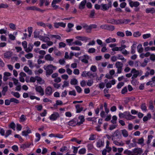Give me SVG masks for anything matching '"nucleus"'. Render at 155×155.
Wrapping results in <instances>:
<instances>
[{
    "instance_id": "a878e982",
    "label": "nucleus",
    "mask_w": 155,
    "mask_h": 155,
    "mask_svg": "<svg viewBox=\"0 0 155 155\" xmlns=\"http://www.w3.org/2000/svg\"><path fill=\"white\" fill-rule=\"evenodd\" d=\"M104 141L99 140L97 143V146L98 147H101L104 146Z\"/></svg>"
},
{
    "instance_id": "39448f33",
    "label": "nucleus",
    "mask_w": 155,
    "mask_h": 155,
    "mask_svg": "<svg viewBox=\"0 0 155 155\" xmlns=\"http://www.w3.org/2000/svg\"><path fill=\"white\" fill-rule=\"evenodd\" d=\"M60 115L58 112H54L49 117V119L53 121L55 120L59 117Z\"/></svg>"
},
{
    "instance_id": "4468645a",
    "label": "nucleus",
    "mask_w": 155,
    "mask_h": 155,
    "mask_svg": "<svg viewBox=\"0 0 155 155\" xmlns=\"http://www.w3.org/2000/svg\"><path fill=\"white\" fill-rule=\"evenodd\" d=\"M87 0H83L82 1L79 5V8L80 9H83L86 4Z\"/></svg>"
},
{
    "instance_id": "473e14b6",
    "label": "nucleus",
    "mask_w": 155,
    "mask_h": 155,
    "mask_svg": "<svg viewBox=\"0 0 155 155\" xmlns=\"http://www.w3.org/2000/svg\"><path fill=\"white\" fill-rule=\"evenodd\" d=\"M45 58L46 60L48 61H53V58L49 54H47L45 56Z\"/></svg>"
},
{
    "instance_id": "0e129e2a",
    "label": "nucleus",
    "mask_w": 155,
    "mask_h": 155,
    "mask_svg": "<svg viewBox=\"0 0 155 155\" xmlns=\"http://www.w3.org/2000/svg\"><path fill=\"white\" fill-rule=\"evenodd\" d=\"M28 64L29 67L32 68H33L34 66L33 65L32 61L31 60H28Z\"/></svg>"
},
{
    "instance_id": "4be33fe9",
    "label": "nucleus",
    "mask_w": 155,
    "mask_h": 155,
    "mask_svg": "<svg viewBox=\"0 0 155 155\" xmlns=\"http://www.w3.org/2000/svg\"><path fill=\"white\" fill-rule=\"evenodd\" d=\"M33 45L31 44H30L28 45V48H26L25 49V51L27 52H31L33 49Z\"/></svg>"
},
{
    "instance_id": "2f4dec72",
    "label": "nucleus",
    "mask_w": 155,
    "mask_h": 155,
    "mask_svg": "<svg viewBox=\"0 0 155 155\" xmlns=\"http://www.w3.org/2000/svg\"><path fill=\"white\" fill-rule=\"evenodd\" d=\"M41 37L42 39L45 42H47L49 40H50V38L48 37L41 36Z\"/></svg>"
},
{
    "instance_id": "cd10ccee",
    "label": "nucleus",
    "mask_w": 155,
    "mask_h": 155,
    "mask_svg": "<svg viewBox=\"0 0 155 155\" xmlns=\"http://www.w3.org/2000/svg\"><path fill=\"white\" fill-rule=\"evenodd\" d=\"M115 29V27L114 26L111 25H108L107 30L109 31H113Z\"/></svg>"
},
{
    "instance_id": "9d476101",
    "label": "nucleus",
    "mask_w": 155,
    "mask_h": 155,
    "mask_svg": "<svg viewBox=\"0 0 155 155\" xmlns=\"http://www.w3.org/2000/svg\"><path fill=\"white\" fill-rule=\"evenodd\" d=\"M76 38L79 40L84 41L85 42H87V41L90 39L89 38L85 36H77L76 37Z\"/></svg>"
},
{
    "instance_id": "58836bf2",
    "label": "nucleus",
    "mask_w": 155,
    "mask_h": 155,
    "mask_svg": "<svg viewBox=\"0 0 155 155\" xmlns=\"http://www.w3.org/2000/svg\"><path fill=\"white\" fill-rule=\"evenodd\" d=\"M140 107L143 110H144L145 111L147 110V107L145 103L142 104L140 106Z\"/></svg>"
},
{
    "instance_id": "864d4df0",
    "label": "nucleus",
    "mask_w": 155,
    "mask_h": 155,
    "mask_svg": "<svg viewBox=\"0 0 155 155\" xmlns=\"http://www.w3.org/2000/svg\"><path fill=\"white\" fill-rule=\"evenodd\" d=\"M9 26L10 28L12 29L13 30H14L16 29L15 25L13 23H10Z\"/></svg>"
},
{
    "instance_id": "f257e3e1",
    "label": "nucleus",
    "mask_w": 155,
    "mask_h": 155,
    "mask_svg": "<svg viewBox=\"0 0 155 155\" xmlns=\"http://www.w3.org/2000/svg\"><path fill=\"white\" fill-rule=\"evenodd\" d=\"M44 69L46 71V75L47 76L51 75L53 73V70H55L56 69V67L52 64L48 65L46 67L44 66Z\"/></svg>"
},
{
    "instance_id": "79ce46f5",
    "label": "nucleus",
    "mask_w": 155,
    "mask_h": 155,
    "mask_svg": "<svg viewBox=\"0 0 155 155\" xmlns=\"http://www.w3.org/2000/svg\"><path fill=\"white\" fill-rule=\"evenodd\" d=\"M86 151V149L85 148H82L79 151L78 153L81 154H84L85 153Z\"/></svg>"
},
{
    "instance_id": "7ed1b4c3",
    "label": "nucleus",
    "mask_w": 155,
    "mask_h": 155,
    "mask_svg": "<svg viewBox=\"0 0 155 155\" xmlns=\"http://www.w3.org/2000/svg\"><path fill=\"white\" fill-rule=\"evenodd\" d=\"M112 137H115L114 139H120L122 138V135L120 132L118 130L115 131Z\"/></svg>"
},
{
    "instance_id": "c85d7f7f",
    "label": "nucleus",
    "mask_w": 155,
    "mask_h": 155,
    "mask_svg": "<svg viewBox=\"0 0 155 155\" xmlns=\"http://www.w3.org/2000/svg\"><path fill=\"white\" fill-rule=\"evenodd\" d=\"M122 134L124 137H127L128 135V134L127 131L125 130L124 129L121 130Z\"/></svg>"
},
{
    "instance_id": "0eeeda50",
    "label": "nucleus",
    "mask_w": 155,
    "mask_h": 155,
    "mask_svg": "<svg viewBox=\"0 0 155 155\" xmlns=\"http://www.w3.org/2000/svg\"><path fill=\"white\" fill-rule=\"evenodd\" d=\"M129 5L131 8L137 7L140 5V3L137 1H131L129 2Z\"/></svg>"
},
{
    "instance_id": "6e6552de",
    "label": "nucleus",
    "mask_w": 155,
    "mask_h": 155,
    "mask_svg": "<svg viewBox=\"0 0 155 155\" xmlns=\"http://www.w3.org/2000/svg\"><path fill=\"white\" fill-rule=\"evenodd\" d=\"M51 87L50 86L48 87L45 89V94L47 96H50L53 93Z\"/></svg>"
},
{
    "instance_id": "9b49d317",
    "label": "nucleus",
    "mask_w": 155,
    "mask_h": 155,
    "mask_svg": "<svg viewBox=\"0 0 155 155\" xmlns=\"http://www.w3.org/2000/svg\"><path fill=\"white\" fill-rule=\"evenodd\" d=\"M145 12L147 14H153L155 13V8L153 7L147 8L145 10Z\"/></svg>"
},
{
    "instance_id": "1a4fd4ad",
    "label": "nucleus",
    "mask_w": 155,
    "mask_h": 155,
    "mask_svg": "<svg viewBox=\"0 0 155 155\" xmlns=\"http://www.w3.org/2000/svg\"><path fill=\"white\" fill-rule=\"evenodd\" d=\"M83 28L85 29L88 32H90L91 30V28L90 25H88L86 23H83L81 25Z\"/></svg>"
},
{
    "instance_id": "a211bd4d",
    "label": "nucleus",
    "mask_w": 155,
    "mask_h": 155,
    "mask_svg": "<svg viewBox=\"0 0 155 155\" xmlns=\"http://www.w3.org/2000/svg\"><path fill=\"white\" fill-rule=\"evenodd\" d=\"M24 70L29 75H31L32 74V71L27 66H25L24 68Z\"/></svg>"
},
{
    "instance_id": "bb28decb",
    "label": "nucleus",
    "mask_w": 155,
    "mask_h": 155,
    "mask_svg": "<svg viewBox=\"0 0 155 155\" xmlns=\"http://www.w3.org/2000/svg\"><path fill=\"white\" fill-rule=\"evenodd\" d=\"M143 49L142 46L141 44L139 45L137 47V50L139 53L142 52L143 51Z\"/></svg>"
},
{
    "instance_id": "4c0bfd02",
    "label": "nucleus",
    "mask_w": 155,
    "mask_h": 155,
    "mask_svg": "<svg viewBox=\"0 0 155 155\" xmlns=\"http://www.w3.org/2000/svg\"><path fill=\"white\" fill-rule=\"evenodd\" d=\"M116 145L118 146H124V144L123 143H121L120 142H119L117 141L116 140H114L113 142Z\"/></svg>"
},
{
    "instance_id": "6ab92c4d",
    "label": "nucleus",
    "mask_w": 155,
    "mask_h": 155,
    "mask_svg": "<svg viewBox=\"0 0 155 155\" xmlns=\"http://www.w3.org/2000/svg\"><path fill=\"white\" fill-rule=\"evenodd\" d=\"M101 6V9L103 11H107L109 8V7H108L107 4H102Z\"/></svg>"
},
{
    "instance_id": "5fc2aeb1",
    "label": "nucleus",
    "mask_w": 155,
    "mask_h": 155,
    "mask_svg": "<svg viewBox=\"0 0 155 155\" xmlns=\"http://www.w3.org/2000/svg\"><path fill=\"white\" fill-rule=\"evenodd\" d=\"M141 75V74H140V73L134 74L131 77V79L132 80L134 79L135 78H136L138 76H140Z\"/></svg>"
},
{
    "instance_id": "423d86ee",
    "label": "nucleus",
    "mask_w": 155,
    "mask_h": 155,
    "mask_svg": "<svg viewBox=\"0 0 155 155\" xmlns=\"http://www.w3.org/2000/svg\"><path fill=\"white\" fill-rule=\"evenodd\" d=\"M82 59H81V61L83 63L85 64H87L88 62V60L89 59V57L88 55L85 54L81 57Z\"/></svg>"
},
{
    "instance_id": "f8f14e48",
    "label": "nucleus",
    "mask_w": 155,
    "mask_h": 155,
    "mask_svg": "<svg viewBox=\"0 0 155 155\" xmlns=\"http://www.w3.org/2000/svg\"><path fill=\"white\" fill-rule=\"evenodd\" d=\"M133 152L135 155L140 154L143 152V150L141 148H135Z\"/></svg>"
},
{
    "instance_id": "09e8293b",
    "label": "nucleus",
    "mask_w": 155,
    "mask_h": 155,
    "mask_svg": "<svg viewBox=\"0 0 155 155\" xmlns=\"http://www.w3.org/2000/svg\"><path fill=\"white\" fill-rule=\"evenodd\" d=\"M90 70L92 71L95 72L97 70V68L96 66L93 65L91 67Z\"/></svg>"
},
{
    "instance_id": "5701e85b",
    "label": "nucleus",
    "mask_w": 155,
    "mask_h": 155,
    "mask_svg": "<svg viewBox=\"0 0 155 155\" xmlns=\"http://www.w3.org/2000/svg\"><path fill=\"white\" fill-rule=\"evenodd\" d=\"M76 122L75 120L73 119L68 122V125L71 126H74L76 125Z\"/></svg>"
},
{
    "instance_id": "412c9836",
    "label": "nucleus",
    "mask_w": 155,
    "mask_h": 155,
    "mask_svg": "<svg viewBox=\"0 0 155 155\" xmlns=\"http://www.w3.org/2000/svg\"><path fill=\"white\" fill-rule=\"evenodd\" d=\"M116 41V40L115 38H112L111 37H109L106 40L105 42L107 43H109L110 42H115Z\"/></svg>"
},
{
    "instance_id": "393cba45",
    "label": "nucleus",
    "mask_w": 155,
    "mask_h": 155,
    "mask_svg": "<svg viewBox=\"0 0 155 155\" xmlns=\"http://www.w3.org/2000/svg\"><path fill=\"white\" fill-rule=\"evenodd\" d=\"M49 37L51 38H55L58 40H60L61 39V36L58 35H48Z\"/></svg>"
},
{
    "instance_id": "aec40b11",
    "label": "nucleus",
    "mask_w": 155,
    "mask_h": 155,
    "mask_svg": "<svg viewBox=\"0 0 155 155\" xmlns=\"http://www.w3.org/2000/svg\"><path fill=\"white\" fill-rule=\"evenodd\" d=\"M117 20L113 18H110L107 20V22L116 25Z\"/></svg>"
},
{
    "instance_id": "72a5a7b5",
    "label": "nucleus",
    "mask_w": 155,
    "mask_h": 155,
    "mask_svg": "<svg viewBox=\"0 0 155 155\" xmlns=\"http://www.w3.org/2000/svg\"><path fill=\"white\" fill-rule=\"evenodd\" d=\"M62 104L63 103L61 101L57 100L56 101V103L54 104V106L55 108H56L58 105H62Z\"/></svg>"
},
{
    "instance_id": "69168bd1",
    "label": "nucleus",
    "mask_w": 155,
    "mask_h": 155,
    "mask_svg": "<svg viewBox=\"0 0 155 155\" xmlns=\"http://www.w3.org/2000/svg\"><path fill=\"white\" fill-rule=\"evenodd\" d=\"M36 80H37L38 83H40V82L42 81V79L40 77L36 76L35 77Z\"/></svg>"
},
{
    "instance_id": "37998d69",
    "label": "nucleus",
    "mask_w": 155,
    "mask_h": 155,
    "mask_svg": "<svg viewBox=\"0 0 155 155\" xmlns=\"http://www.w3.org/2000/svg\"><path fill=\"white\" fill-rule=\"evenodd\" d=\"M94 83L92 79L88 80L87 83V84L89 86H91Z\"/></svg>"
},
{
    "instance_id": "a18cd8bd",
    "label": "nucleus",
    "mask_w": 155,
    "mask_h": 155,
    "mask_svg": "<svg viewBox=\"0 0 155 155\" xmlns=\"http://www.w3.org/2000/svg\"><path fill=\"white\" fill-rule=\"evenodd\" d=\"M141 35V33L139 31L134 32L133 34V36L135 37H139Z\"/></svg>"
},
{
    "instance_id": "20e7f679",
    "label": "nucleus",
    "mask_w": 155,
    "mask_h": 155,
    "mask_svg": "<svg viewBox=\"0 0 155 155\" xmlns=\"http://www.w3.org/2000/svg\"><path fill=\"white\" fill-rule=\"evenodd\" d=\"M26 10H31L33 11H39L41 12H43L45 10L40 9L39 8H38L35 6H28L25 8Z\"/></svg>"
},
{
    "instance_id": "b1692460",
    "label": "nucleus",
    "mask_w": 155,
    "mask_h": 155,
    "mask_svg": "<svg viewBox=\"0 0 155 155\" xmlns=\"http://www.w3.org/2000/svg\"><path fill=\"white\" fill-rule=\"evenodd\" d=\"M147 116H144L143 118V120L144 122L147 121L148 119H150L151 117V116L150 113H148Z\"/></svg>"
},
{
    "instance_id": "c9c22d12",
    "label": "nucleus",
    "mask_w": 155,
    "mask_h": 155,
    "mask_svg": "<svg viewBox=\"0 0 155 155\" xmlns=\"http://www.w3.org/2000/svg\"><path fill=\"white\" fill-rule=\"evenodd\" d=\"M40 34V32L38 31L35 30L34 32V37L35 38H39V36Z\"/></svg>"
},
{
    "instance_id": "13d9d810",
    "label": "nucleus",
    "mask_w": 155,
    "mask_h": 155,
    "mask_svg": "<svg viewBox=\"0 0 155 155\" xmlns=\"http://www.w3.org/2000/svg\"><path fill=\"white\" fill-rule=\"evenodd\" d=\"M69 94L70 95L75 96L76 95V93L75 90H73L72 91H69Z\"/></svg>"
},
{
    "instance_id": "ddd939ff",
    "label": "nucleus",
    "mask_w": 155,
    "mask_h": 155,
    "mask_svg": "<svg viewBox=\"0 0 155 155\" xmlns=\"http://www.w3.org/2000/svg\"><path fill=\"white\" fill-rule=\"evenodd\" d=\"M35 90L37 92H38L40 94V95L41 96H42L44 95V90L41 86H39L36 87Z\"/></svg>"
},
{
    "instance_id": "7c9ffc66",
    "label": "nucleus",
    "mask_w": 155,
    "mask_h": 155,
    "mask_svg": "<svg viewBox=\"0 0 155 155\" xmlns=\"http://www.w3.org/2000/svg\"><path fill=\"white\" fill-rule=\"evenodd\" d=\"M115 66L117 68H119L120 67L122 68L123 64L121 62L117 61L115 64Z\"/></svg>"
},
{
    "instance_id": "a19ab883",
    "label": "nucleus",
    "mask_w": 155,
    "mask_h": 155,
    "mask_svg": "<svg viewBox=\"0 0 155 155\" xmlns=\"http://www.w3.org/2000/svg\"><path fill=\"white\" fill-rule=\"evenodd\" d=\"M86 74L87 75V76H88L89 78H91V77L94 78L95 77L94 74H92L90 71H88L86 72Z\"/></svg>"
},
{
    "instance_id": "8fccbe9b",
    "label": "nucleus",
    "mask_w": 155,
    "mask_h": 155,
    "mask_svg": "<svg viewBox=\"0 0 155 155\" xmlns=\"http://www.w3.org/2000/svg\"><path fill=\"white\" fill-rule=\"evenodd\" d=\"M73 44L76 45H78L79 46H81L82 45V42L78 40H76L73 42Z\"/></svg>"
},
{
    "instance_id": "c756f323",
    "label": "nucleus",
    "mask_w": 155,
    "mask_h": 155,
    "mask_svg": "<svg viewBox=\"0 0 155 155\" xmlns=\"http://www.w3.org/2000/svg\"><path fill=\"white\" fill-rule=\"evenodd\" d=\"M78 83V80L75 78L71 79L70 81V84L71 85H76Z\"/></svg>"
},
{
    "instance_id": "49530a36",
    "label": "nucleus",
    "mask_w": 155,
    "mask_h": 155,
    "mask_svg": "<svg viewBox=\"0 0 155 155\" xmlns=\"http://www.w3.org/2000/svg\"><path fill=\"white\" fill-rule=\"evenodd\" d=\"M117 35L118 36L120 37H124L125 36V34L124 33L121 31L117 32Z\"/></svg>"
},
{
    "instance_id": "f3484780",
    "label": "nucleus",
    "mask_w": 155,
    "mask_h": 155,
    "mask_svg": "<svg viewBox=\"0 0 155 155\" xmlns=\"http://www.w3.org/2000/svg\"><path fill=\"white\" fill-rule=\"evenodd\" d=\"M75 107L76 109V112L77 113H80L83 110V107H80V104H77L76 105Z\"/></svg>"
},
{
    "instance_id": "ea45409f",
    "label": "nucleus",
    "mask_w": 155,
    "mask_h": 155,
    "mask_svg": "<svg viewBox=\"0 0 155 155\" xmlns=\"http://www.w3.org/2000/svg\"><path fill=\"white\" fill-rule=\"evenodd\" d=\"M95 13V11L93 9L91 11L90 13L89 14V16L90 18H93Z\"/></svg>"
},
{
    "instance_id": "6e6d98bb",
    "label": "nucleus",
    "mask_w": 155,
    "mask_h": 155,
    "mask_svg": "<svg viewBox=\"0 0 155 155\" xmlns=\"http://www.w3.org/2000/svg\"><path fill=\"white\" fill-rule=\"evenodd\" d=\"M75 88L78 92L79 93H81L82 91V90L81 87L79 86H76Z\"/></svg>"
},
{
    "instance_id": "052dcab7",
    "label": "nucleus",
    "mask_w": 155,
    "mask_h": 155,
    "mask_svg": "<svg viewBox=\"0 0 155 155\" xmlns=\"http://www.w3.org/2000/svg\"><path fill=\"white\" fill-rule=\"evenodd\" d=\"M66 44L63 42H60L59 43V48H64L66 46Z\"/></svg>"
},
{
    "instance_id": "3c124183",
    "label": "nucleus",
    "mask_w": 155,
    "mask_h": 155,
    "mask_svg": "<svg viewBox=\"0 0 155 155\" xmlns=\"http://www.w3.org/2000/svg\"><path fill=\"white\" fill-rule=\"evenodd\" d=\"M37 25H38L43 27L44 28H45L46 26L45 24L42 22H38L37 23Z\"/></svg>"
},
{
    "instance_id": "dca6fc26",
    "label": "nucleus",
    "mask_w": 155,
    "mask_h": 155,
    "mask_svg": "<svg viewBox=\"0 0 155 155\" xmlns=\"http://www.w3.org/2000/svg\"><path fill=\"white\" fill-rule=\"evenodd\" d=\"M31 145V143H30L26 142L25 144L21 145L20 148L24 150L26 148L29 147Z\"/></svg>"
},
{
    "instance_id": "f704fd0d",
    "label": "nucleus",
    "mask_w": 155,
    "mask_h": 155,
    "mask_svg": "<svg viewBox=\"0 0 155 155\" xmlns=\"http://www.w3.org/2000/svg\"><path fill=\"white\" fill-rule=\"evenodd\" d=\"M127 117L126 118L128 120H132L135 118L136 117L135 116H132L130 114V113L129 112H128V115H127Z\"/></svg>"
},
{
    "instance_id": "f03ea898",
    "label": "nucleus",
    "mask_w": 155,
    "mask_h": 155,
    "mask_svg": "<svg viewBox=\"0 0 155 155\" xmlns=\"http://www.w3.org/2000/svg\"><path fill=\"white\" fill-rule=\"evenodd\" d=\"M116 25H121L125 24H127L131 21V20L129 19H117Z\"/></svg>"
},
{
    "instance_id": "bf43d9fd",
    "label": "nucleus",
    "mask_w": 155,
    "mask_h": 155,
    "mask_svg": "<svg viewBox=\"0 0 155 155\" xmlns=\"http://www.w3.org/2000/svg\"><path fill=\"white\" fill-rule=\"evenodd\" d=\"M124 83L123 82H120L118 83V84L117 85V88L118 89L122 87L124 85Z\"/></svg>"
},
{
    "instance_id": "de8ad7c7",
    "label": "nucleus",
    "mask_w": 155,
    "mask_h": 155,
    "mask_svg": "<svg viewBox=\"0 0 155 155\" xmlns=\"http://www.w3.org/2000/svg\"><path fill=\"white\" fill-rule=\"evenodd\" d=\"M151 36V34L150 33L144 34L143 35V38L144 39L148 38Z\"/></svg>"
},
{
    "instance_id": "e2e57ef3",
    "label": "nucleus",
    "mask_w": 155,
    "mask_h": 155,
    "mask_svg": "<svg viewBox=\"0 0 155 155\" xmlns=\"http://www.w3.org/2000/svg\"><path fill=\"white\" fill-rule=\"evenodd\" d=\"M11 102H13L16 104H18L19 103L18 100L14 98H11Z\"/></svg>"
},
{
    "instance_id": "e433bc0d",
    "label": "nucleus",
    "mask_w": 155,
    "mask_h": 155,
    "mask_svg": "<svg viewBox=\"0 0 155 155\" xmlns=\"http://www.w3.org/2000/svg\"><path fill=\"white\" fill-rule=\"evenodd\" d=\"M25 57L28 59H30L32 58L33 56V54L31 53H29L27 54H26L25 55Z\"/></svg>"
},
{
    "instance_id": "338daca9",
    "label": "nucleus",
    "mask_w": 155,
    "mask_h": 155,
    "mask_svg": "<svg viewBox=\"0 0 155 155\" xmlns=\"http://www.w3.org/2000/svg\"><path fill=\"white\" fill-rule=\"evenodd\" d=\"M127 91V88L126 87H124L121 91V93L123 94H125Z\"/></svg>"
},
{
    "instance_id": "2eb2a0df",
    "label": "nucleus",
    "mask_w": 155,
    "mask_h": 155,
    "mask_svg": "<svg viewBox=\"0 0 155 155\" xmlns=\"http://www.w3.org/2000/svg\"><path fill=\"white\" fill-rule=\"evenodd\" d=\"M12 55V53L10 51H7L4 54V58H9Z\"/></svg>"
},
{
    "instance_id": "4d7b16f0",
    "label": "nucleus",
    "mask_w": 155,
    "mask_h": 155,
    "mask_svg": "<svg viewBox=\"0 0 155 155\" xmlns=\"http://www.w3.org/2000/svg\"><path fill=\"white\" fill-rule=\"evenodd\" d=\"M95 49L94 48H90L88 51V52L89 53H93L95 52Z\"/></svg>"
},
{
    "instance_id": "680f3d73",
    "label": "nucleus",
    "mask_w": 155,
    "mask_h": 155,
    "mask_svg": "<svg viewBox=\"0 0 155 155\" xmlns=\"http://www.w3.org/2000/svg\"><path fill=\"white\" fill-rule=\"evenodd\" d=\"M22 45L24 49H26L27 47V43L26 41H24L22 42Z\"/></svg>"
},
{
    "instance_id": "603ef678",
    "label": "nucleus",
    "mask_w": 155,
    "mask_h": 155,
    "mask_svg": "<svg viewBox=\"0 0 155 155\" xmlns=\"http://www.w3.org/2000/svg\"><path fill=\"white\" fill-rule=\"evenodd\" d=\"M8 90V87L7 86H5L2 89V93L3 95H5V94L6 92Z\"/></svg>"
},
{
    "instance_id": "c03bdc74",
    "label": "nucleus",
    "mask_w": 155,
    "mask_h": 155,
    "mask_svg": "<svg viewBox=\"0 0 155 155\" xmlns=\"http://www.w3.org/2000/svg\"><path fill=\"white\" fill-rule=\"evenodd\" d=\"M124 153L127 154L128 155H135L134 154H133L132 152L127 150H125L124 151Z\"/></svg>"
},
{
    "instance_id": "774afa93",
    "label": "nucleus",
    "mask_w": 155,
    "mask_h": 155,
    "mask_svg": "<svg viewBox=\"0 0 155 155\" xmlns=\"http://www.w3.org/2000/svg\"><path fill=\"white\" fill-rule=\"evenodd\" d=\"M150 59L152 61L155 60V55L154 54H150Z\"/></svg>"
}]
</instances>
